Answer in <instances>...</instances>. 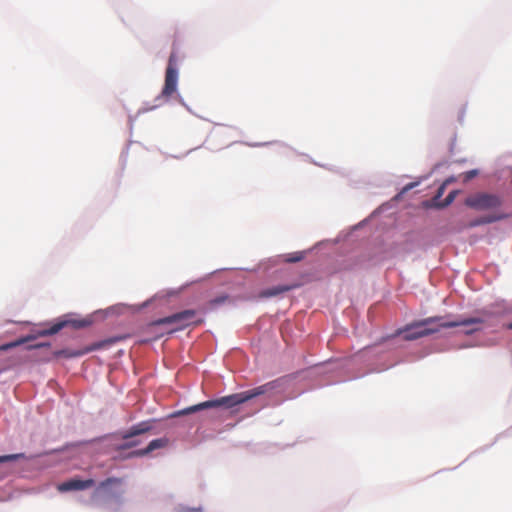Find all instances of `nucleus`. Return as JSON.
I'll return each instance as SVG.
<instances>
[{"label":"nucleus","mask_w":512,"mask_h":512,"mask_svg":"<svg viewBox=\"0 0 512 512\" xmlns=\"http://www.w3.org/2000/svg\"><path fill=\"white\" fill-rule=\"evenodd\" d=\"M137 445V442H128L127 444H125V447H133Z\"/></svg>","instance_id":"22"},{"label":"nucleus","mask_w":512,"mask_h":512,"mask_svg":"<svg viewBox=\"0 0 512 512\" xmlns=\"http://www.w3.org/2000/svg\"><path fill=\"white\" fill-rule=\"evenodd\" d=\"M477 174L476 170H471L465 173V181L471 180Z\"/></svg>","instance_id":"20"},{"label":"nucleus","mask_w":512,"mask_h":512,"mask_svg":"<svg viewBox=\"0 0 512 512\" xmlns=\"http://www.w3.org/2000/svg\"><path fill=\"white\" fill-rule=\"evenodd\" d=\"M228 299V296L227 295H222V296H219V297H216L214 299H212L209 304L211 306H217V305H220V304H223L224 302H226Z\"/></svg>","instance_id":"18"},{"label":"nucleus","mask_w":512,"mask_h":512,"mask_svg":"<svg viewBox=\"0 0 512 512\" xmlns=\"http://www.w3.org/2000/svg\"><path fill=\"white\" fill-rule=\"evenodd\" d=\"M445 188H446V184L443 183L437 190V193L436 195L434 196L433 198V203H434V206H436V203H441L439 201V199L442 197V195L444 194L445 192Z\"/></svg>","instance_id":"17"},{"label":"nucleus","mask_w":512,"mask_h":512,"mask_svg":"<svg viewBox=\"0 0 512 512\" xmlns=\"http://www.w3.org/2000/svg\"><path fill=\"white\" fill-rule=\"evenodd\" d=\"M23 454H8V455H2L0 456V464L6 463V462H12L15 460H18L20 458H23Z\"/></svg>","instance_id":"15"},{"label":"nucleus","mask_w":512,"mask_h":512,"mask_svg":"<svg viewBox=\"0 0 512 512\" xmlns=\"http://www.w3.org/2000/svg\"><path fill=\"white\" fill-rule=\"evenodd\" d=\"M102 346H103V343L100 342V343H95V344H93L91 346H87L85 348L77 349V350L62 349V350L55 351L54 352V356L56 358H60V357H64V358L80 357V356H83V355H85V354H87V353H89L91 351L100 349Z\"/></svg>","instance_id":"8"},{"label":"nucleus","mask_w":512,"mask_h":512,"mask_svg":"<svg viewBox=\"0 0 512 512\" xmlns=\"http://www.w3.org/2000/svg\"><path fill=\"white\" fill-rule=\"evenodd\" d=\"M274 388L275 382H269L247 391L220 397L218 399L204 401L199 404L184 408L182 410L175 412L173 416H184L210 408L230 409L237 405L245 403L257 396L263 395Z\"/></svg>","instance_id":"1"},{"label":"nucleus","mask_w":512,"mask_h":512,"mask_svg":"<svg viewBox=\"0 0 512 512\" xmlns=\"http://www.w3.org/2000/svg\"><path fill=\"white\" fill-rule=\"evenodd\" d=\"M500 218L501 217H483V218L475 220L473 223H471V226H477V225L492 223L494 221L499 220Z\"/></svg>","instance_id":"16"},{"label":"nucleus","mask_w":512,"mask_h":512,"mask_svg":"<svg viewBox=\"0 0 512 512\" xmlns=\"http://www.w3.org/2000/svg\"><path fill=\"white\" fill-rule=\"evenodd\" d=\"M168 442L169 441L167 438L154 439L148 444L146 448L134 451L132 452V455L137 457L145 456L154 450L166 447L168 445Z\"/></svg>","instance_id":"9"},{"label":"nucleus","mask_w":512,"mask_h":512,"mask_svg":"<svg viewBox=\"0 0 512 512\" xmlns=\"http://www.w3.org/2000/svg\"><path fill=\"white\" fill-rule=\"evenodd\" d=\"M6 473H0V479L4 478Z\"/></svg>","instance_id":"26"},{"label":"nucleus","mask_w":512,"mask_h":512,"mask_svg":"<svg viewBox=\"0 0 512 512\" xmlns=\"http://www.w3.org/2000/svg\"><path fill=\"white\" fill-rule=\"evenodd\" d=\"M95 481L93 479H70L58 485L60 492H68L73 490H85L94 486Z\"/></svg>","instance_id":"7"},{"label":"nucleus","mask_w":512,"mask_h":512,"mask_svg":"<svg viewBox=\"0 0 512 512\" xmlns=\"http://www.w3.org/2000/svg\"><path fill=\"white\" fill-rule=\"evenodd\" d=\"M481 323H483V320L476 317L467 318L460 321H444L442 316L429 317L407 326L403 331L404 339L415 340L437 333L441 328H453Z\"/></svg>","instance_id":"2"},{"label":"nucleus","mask_w":512,"mask_h":512,"mask_svg":"<svg viewBox=\"0 0 512 512\" xmlns=\"http://www.w3.org/2000/svg\"><path fill=\"white\" fill-rule=\"evenodd\" d=\"M202 320L196 319V311L193 309L183 310L170 316L160 318L153 322V325H171L170 333L182 330L192 324L197 325Z\"/></svg>","instance_id":"3"},{"label":"nucleus","mask_w":512,"mask_h":512,"mask_svg":"<svg viewBox=\"0 0 512 512\" xmlns=\"http://www.w3.org/2000/svg\"><path fill=\"white\" fill-rule=\"evenodd\" d=\"M465 204L476 210H488L501 205L498 196L488 193H477L466 198Z\"/></svg>","instance_id":"4"},{"label":"nucleus","mask_w":512,"mask_h":512,"mask_svg":"<svg viewBox=\"0 0 512 512\" xmlns=\"http://www.w3.org/2000/svg\"><path fill=\"white\" fill-rule=\"evenodd\" d=\"M476 330H478V328H474V329L468 330V331H466V333L470 334V333H472L473 331H476Z\"/></svg>","instance_id":"24"},{"label":"nucleus","mask_w":512,"mask_h":512,"mask_svg":"<svg viewBox=\"0 0 512 512\" xmlns=\"http://www.w3.org/2000/svg\"><path fill=\"white\" fill-rule=\"evenodd\" d=\"M179 512H201V510L195 508H183Z\"/></svg>","instance_id":"21"},{"label":"nucleus","mask_w":512,"mask_h":512,"mask_svg":"<svg viewBox=\"0 0 512 512\" xmlns=\"http://www.w3.org/2000/svg\"><path fill=\"white\" fill-rule=\"evenodd\" d=\"M152 429L150 421H142L136 425H133L124 435L123 439H129L134 436L144 434Z\"/></svg>","instance_id":"10"},{"label":"nucleus","mask_w":512,"mask_h":512,"mask_svg":"<svg viewBox=\"0 0 512 512\" xmlns=\"http://www.w3.org/2000/svg\"><path fill=\"white\" fill-rule=\"evenodd\" d=\"M411 187H412V184H410V185L406 186V187L404 188V191H407V190H408L409 188H411Z\"/></svg>","instance_id":"25"},{"label":"nucleus","mask_w":512,"mask_h":512,"mask_svg":"<svg viewBox=\"0 0 512 512\" xmlns=\"http://www.w3.org/2000/svg\"><path fill=\"white\" fill-rule=\"evenodd\" d=\"M122 484V479L120 478H116V477H109L105 480H103L102 482H100L99 486H98V490L100 489H108L110 488L111 486H119Z\"/></svg>","instance_id":"12"},{"label":"nucleus","mask_w":512,"mask_h":512,"mask_svg":"<svg viewBox=\"0 0 512 512\" xmlns=\"http://www.w3.org/2000/svg\"><path fill=\"white\" fill-rule=\"evenodd\" d=\"M43 346H47V345L46 344H38L35 347H43Z\"/></svg>","instance_id":"27"},{"label":"nucleus","mask_w":512,"mask_h":512,"mask_svg":"<svg viewBox=\"0 0 512 512\" xmlns=\"http://www.w3.org/2000/svg\"><path fill=\"white\" fill-rule=\"evenodd\" d=\"M506 328H507V329H509V330H512V322L508 323V324L506 325Z\"/></svg>","instance_id":"23"},{"label":"nucleus","mask_w":512,"mask_h":512,"mask_svg":"<svg viewBox=\"0 0 512 512\" xmlns=\"http://www.w3.org/2000/svg\"><path fill=\"white\" fill-rule=\"evenodd\" d=\"M294 287H296V286L295 285H279L276 287L267 288V289L262 290L260 292L259 296L262 298L274 297V296H277L284 292L290 291Z\"/></svg>","instance_id":"11"},{"label":"nucleus","mask_w":512,"mask_h":512,"mask_svg":"<svg viewBox=\"0 0 512 512\" xmlns=\"http://www.w3.org/2000/svg\"><path fill=\"white\" fill-rule=\"evenodd\" d=\"M304 257H305V253L304 252H302V251L294 252V253H291V254H287L285 256V262L296 263V262H299L302 259H304Z\"/></svg>","instance_id":"13"},{"label":"nucleus","mask_w":512,"mask_h":512,"mask_svg":"<svg viewBox=\"0 0 512 512\" xmlns=\"http://www.w3.org/2000/svg\"><path fill=\"white\" fill-rule=\"evenodd\" d=\"M23 341H15V342H12V343H9V344H5V345H2L0 347V350H7L9 348H12V347H15L19 344H21Z\"/></svg>","instance_id":"19"},{"label":"nucleus","mask_w":512,"mask_h":512,"mask_svg":"<svg viewBox=\"0 0 512 512\" xmlns=\"http://www.w3.org/2000/svg\"><path fill=\"white\" fill-rule=\"evenodd\" d=\"M457 193H458V192H457L456 190L451 191V192L447 195V197H446V198H445L441 203H436V207H438V208H444V207H447L448 205H450V204L454 201V199H455V197H456Z\"/></svg>","instance_id":"14"},{"label":"nucleus","mask_w":512,"mask_h":512,"mask_svg":"<svg viewBox=\"0 0 512 512\" xmlns=\"http://www.w3.org/2000/svg\"><path fill=\"white\" fill-rule=\"evenodd\" d=\"M178 70L176 68V56L172 53L169 57L168 65L165 72V82L162 89V96L168 98L177 90Z\"/></svg>","instance_id":"5"},{"label":"nucleus","mask_w":512,"mask_h":512,"mask_svg":"<svg viewBox=\"0 0 512 512\" xmlns=\"http://www.w3.org/2000/svg\"><path fill=\"white\" fill-rule=\"evenodd\" d=\"M90 324H91V321L86 320V319H82V320H77V319L63 320V321H59V322L53 324L49 329L43 330L40 333V335L45 336V335L56 334V333H58L61 329H63L66 326H72L75 329H79V328L87 327Z\"/></svg>","instance_id":"6"}]
</instances>
